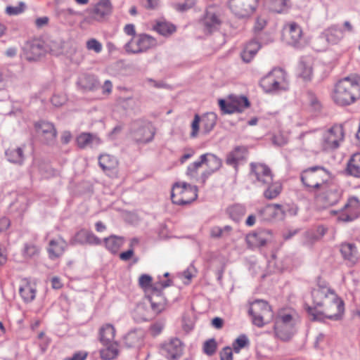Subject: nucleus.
<instances>
[{
	"label": "nucleus",
	"instance_id": "4be33fe9",
	"mask_svg": "<svg viewBox=\"0 0 360 360\" xmlns=\"http://www.w3.org/2000/svg\"><path fill=\"white\" fill-rule=\"evenodd\" d=\"M359 209L360 202L358 198L356 197L349 198L344 206V213L340 218L345 221H352L357 217Z\"/></svg>",
	"mask_w": 360,
	"mask_h": 360
},
{
	"label": "nucleus",
	"instance_id": "5701e85b",
	"mask_svg": "<svg viewBox=\"0 0 360 360\" xmlns=\"http://www.w3.org/2000/svg\"><path fill=\"white\" fill-rule=\"evenodd\" d=\"M18 83L17 75L6 67H0V91L15 87Z\"/></svg>",
	"mask_w": 360,
	"mask_h": 360
},
{
	"label": "nucleus",
	"instance_id": "9d476101",
	"mask_svg": "<svg viewBox=\"0 0 360 360\" xmlns=\"http://www.w3.org/2000/svg\"><path fill=\"white\" fill-rule=\"evenodd\" d=\"M155 131L150 122L136 121L131 127V136L139 143H146L151 141Z\"/></svg>",
	"mask_w": 360,
	"mask_h": 360
},
{
	"label": "nucleus",
	"instance_id": "bf43d9fd",
	"mask_svg": "<svg viewBox=\"0 0 360 360\" xmlns=\"http://www.w3.org/2000/svg\"><path fill=\"white\" fill-rule=\"evenodd\" d=\"M39 252V248L33 244H25L24 250H23V255L25 257L31 258L32 257H34L35 255H38Z\"/></svg>",
	"mask_w": 360,
	"mask_h": 360
},
{
	"label": "nucleus",
	"instance_id": "58836bf2",
	"mask_svg": "<svg viewBox=\"0 0 360 360\" xmlns=\"http://www.w3.org/2000/svg\"><path fill=\"white\" fill-rule=\"evenodd\" d=\"M347 170L349 174L360 178V153H354L350 158Z\"/></svg>",
	"mask_w": 360,
	"mask_h": 360
},
{
	"label": "nucleus",
	"instance_id": "5fc2aeb1",
	"mask_svg": "<svg viewBox=\"0 0 360 360\" xmlns=\"http://www.w3.org/2000/svg\"><path fill=\"white\" fill-rule=\"evenodd\" d=\"M200 124V116L195 114L191 124V131L190 133L191 138H196L198 135Z\"/></svg>",
	"mask_w": 360,
	"mask_h": 360
},
{
	"label": "nucleus",
	"instance_id": "1a4fd4ad",
	"mask_svg": "<svg viewBox=\"0 0 360 360\" xmlns=\"http://www.w3.org/2000/svg\"><path fill=\"white\" fill-rule=\"evenodd\" d=\"M296 320L290 314L279 315L274 326L276 335L283 340H288L295 333Z\"/></svg>",
	"mask_w": 360,
	"mask_h": 360
},
{
	"label": "nucleus",
	"instance_id": "6e6552de",
	"mask_svg": "<svg viewBox=\"0 0 360 360\" xmlns=\"http://www.w3.org/2000/svg\"><path fill=\"white\" fill-rule=\"evenodd\" d=\"M224 20V11L217 5L209 6L202 18V25L206 32H213L219 30Z\"/></svg>",
	"mask_w": 360,
	"mask_h": 360
},
{
	"label": "nucleus",
	"instance_id": "774afa93",
	"mask_svg": "<svg viewBox=\"0 0 360 360\" xmlns=\"http://www.w3.org/2000/svg\"><path fill=\"white\" fill-rule=\"evenodd\" d=\"M221 360H233V353L231 347H225L220 353Z\"/></svg>",
	"mask_w": 360,
	"mask_h": 360
},
{
	"label": "nucleus",
	"instance_id": "3c124183",
	"mask_svg": "<svg viewBox=\"0 0 360 360\" xmlns=\"http://www.w3.org/2000/svg\"><path fill=\"white\" fill-rule=\"evenodd\" d=\"M232 101L237 112H242L250 105V102L245 96H234Z\"/></svg>",
	"mask_w": 360,
	"mask_h": 360
},
{
	"label": "nucleus",
	"instance_id": "f03ea898",
	"mask_svg": "<svg viewBox=\"0 0 360 360\" xmlns=\"http://www.w3.org/2000/svg\"><path fill=\"white\" fill-rule=\"evenodd\" d=\"M331 174L322 167H312L302 172L301 180L311 191L326 193L331 184Z\"/></svg>",
	"mask_w": 360,
	"mask_h": 360
},
{
	"label": "nucleus",
	"instance_id": "864d4df0",
	"mask_svg": "<svg viewBox=\"0 0 360 360\" xmlns=\"http://www.w3.org/2000/svg\"><path fill=\"white\" fill-rule=\"evenodd\" d=\"M140 342V335L135 331L128 333L124 337V342L129 347H134Z\"/></svg>",
	"mask_w": 360,
	"mask_h": 360
},
{
	"label": "nucleus",
	"instance_id": "c756f323",
	"mask_svg": "<svg viewBox=\"0 0 360 360\" xmlns=\"http://www.w3.org/2000/svg\"><path fill=\"white\" fill-rule=\"evenodd\" d=\"M67 247L66 242L61 238L53 239L49 242L48 252L51 259L61 256Z\"/></svg>",
	"mask_w": 360,
	"mask_h": 360
},
{
	"label": "nucleus",
	"instance_id": "b1692460",
	"mask_svg": "<svg viewBox=\"0 0 360 360\" xmlns=\"http://www.w3.org/2000/svg\"><path fill=\"white\" fill-rule=\"evenodd\" d=\"M340 252L344 259L347 260L352 264H356L360 259V251L359 250L358 246L356 243H342L340 247Z\"/></svg>",
	"mask_w": 360,
	"mask_h": 360
},
{
	"label": "nucleus",
	"instance_id": "6e6d98bb",
	"mask_svg": "<svg viewBox=\"0 0 360 360\" xmlns=\"http://www.w3.org/2000/svg\"><path fill=\"white\" fill-rule=\"evenodd\" d=\"M248 339L245 335L239 336L233 342V347L236 353H239L240 349L248 345Z\"/></svg>",
	"mask_w": 360,
	"mask_h": 360
},
{
	"label": "nucleus",
	"instance_id": "37998d69",
	"mask_svg": "<svg viewBox=\"0 0 360 360\" xmlns=\"http://www.w3.org/2000/svg\"><path fill=\"white\" fill-rule=\"evenodd\" d=\"M228 212L232 220L240 221L246 213L245 207L241 205H235L228 209Z\"/></svg>",
	"mask_w": 360,
	"mask_h": 360
},
{
	"label": "nucleus",
	"instance_id": "338daca9",
	"mask_svg": "<svg viewBox=\"0 0 360 360\" xmlns=\"http://www.w3.org/2000/svg\"><path fill=\"white\" fill-rule=\"evenodd\" d=\"M66 101V98L63 95H54L51 98V103L56 107H60Z\"/></svg>",
	"mask_w": 360,
	"mask_h": 360
},
{
	"label": "nucleus",
	"instance_id": "e2e57ef3",
	"mask_svg": "<svg viewBox=\"0 0 360 360\" xmlns=\"http://www.w3.org/2000/svg\"><path fill=\"white\" fill-rule=\"evenodd\" d=\"M285 217L286 216H295L298 212V207L295 204L284 205Z\"/></svg>",
	"mask_w": 360,
	"mask_h": 360
},
{
	"label": "nucleus",
	"instance_id": "393cba45",
	"mask_svg": "<svg viewBox=\"0 0 360 360\" xmlns=\"http://www.w3.org/2000/svg\"><path fill=\"white\" fill-rule=\"evenodd\" d=\"M43 52V46L37 41L27 42L23 47V56L30 61L37 60Z\"/></svg>",
	"mask_w": 360,
	"mask_h": 360
},
{
	"label": "nucleus",
	"instance_id": "c9c22d12",
	"mask_svg": "<svg viewBox=\"0 0 360 360\" xmlns=\"http://www.w3.org/2000/svg\"><path fill=\"white\" fill-rule=\"evenodd\" d=\"M103 348L100 350V355L103 360H111L118 354V345L117 342L103 344Z\"/></svg>",
	"mask_w": 360,
	"mask_h": 360
},
{
	"label": "nucleus",
	"instance_id": "8fccbe9b",
	"mask_svg": "<svg viewBox=\"0 0 360 360\" xmlns=\"http://www.w3.org/2000/svg\"><path fill=\"white\" fill-rule=\"evenodd\" d=\"M266 210L278 219L282 220L285 217L284 205H281L279 204H274L267 206Z\"/></svg>",
	"mask_w": 360,
	"mask_h": 360
},
{
	"label": "nucleus",
	"instance_id": "4468645a",
	"mask_svg": "<svg viewBox=\"0 0 360 360\" xmlns=\"http://www.w3.org/2000/svg\"><path fill=\"white\" fill-rule=\"evenodd\" d=\"M202 165H205L207 169L201 174L202 183H205L207 179L216 172L221 167V160L212 153H205L200 157Z\"/></svg>",
	"mask_w": 360,
	"mask_h": 360
},
{
	"label": "nucleus",
	"instance_id": "412c9836",
	"mask_svg": "<svg viewBox=\"0 0 360 360\" xmlns=\"http://www.w3.org/2000/svg\"><path fill=\"white\" fill-rule=\"evenodd\" d=\"M271 239L269 230H260L249 233L246 236V242L250 247H260L266 245Z\"/></svg>",
	"mask_w": 360,
	"mask_h": 360
},
{
	"label": "nucleus",
	"instance_id": "f3484780",
	"mask_svg": "<svg viewBox=\"0 0 360 360\" xmlns=\"http://www.w3.org/2000/svg\"><path fill=\"white\" fill-rule=\"evenodd\" d=\"M283 35L289 44L293 46H299L301 44L302 30L296 22L286 23L283 27Z\"/></svg>",
	"mask_w": 360,
	"mask_h": 360
},
{
	"label": "nucleus",
	"instance_id": "ea45409f",
	"mask_svg": "<svg viewBox=\"0 0 360 360\" xmlns=\"http://www.w3.org/2000/svg\"><path fill=\"white\" fill-rule=\"evenodd\" d=\"M263 186L266 187L264 196L269 200L276 198L282 191L281 184L278 181H274V179H272V183Z\"/></svg>",
	"mask_w": 360,
	"mask_h": 360
},
{
	"label": "nucleus",
	"instance_id": "aec40b11",
	"mask_svg": "<svg viewBox=\"0 0 360 360\" xmlns=\"http://www.w3.org/2000/svg\"><path fill=\"white\" fill-rule=\"evenodd\" d=\"M98 165L102 170L108 176H114L117 174L118 160L110 154L103 153L98 157Z\"/></svg>",
	"mask_w": 360,
	"mask_h": 360
},
{
	"label": "nucleus",
	"instance_id": "f257e3e1",
	"mask_svg": "<svg viewBox=\"0 0 360 360\" xmlns=\"http://www.w3.org/2000/svg\"><path fill=\"white\" fill-rule=\"evenodd\" d=\"M333 100L339 105H349L360 98V77L350 75L339 80L333 89Z\"/></svg>",
	"mask_w": 360,
	"mask_h": 360
},
{
	"label": "nucleus",
	"instance_id": "20e7f679",
	"mask_svg": "<svg viewBox=\"0 0 360 360\" xmlns=\"http://www.w3.org/2000/svg\"><path fill=\"white\" fill-rule=\"evenodd\" d=\"M344 138L343 127L334 124L323 131L317 151L332 152L340 146Z\"/></svg>",
	"mask_w": 360,
	"mask_h": 360
},
{
	"label": "nucleus",
	"instance_id": "4d7b16f0",
	"mask_svg": "<svg viewBox=\"0 0 360 360\" xmlns=\"http://www.w3.org/2000/svg\"><path fill=\"white\" fill-rule=\"evenodd\" d=\"M219 105L220 109L224 113L231 114L235 112H237L236 110V105H234L233 101L231 100L230 102H226L224 100L221 99L219 101Z\"/></svg>",
	"mask_w": 360,
	"mask_h": 360
},
{
	"label": "nucleus",
	"instance_id": "c03bdc74",
	"mask_svg": "<svg viewBox=\"0 0 360 360\" xmlns=\"http://www.w3.org/2000/svg\"><path fill=\"white\" fill-rule=\"evenodd\" d=\"M8 160L14 163L22 165L24 161L23 150L21 148H17L13 150H8L6 153Z\"/></svg>",
	"mask_w": 360,
	"mask_h": 360
},
{
	"label": "nucleus",
	"instance_id": "39448f33",
	"mask_svg": "<svg viewBox=\"0 0 360 360\" xmlns=\"http://www.w3.org/2000/svg\"><path fill=\"white\" fill-rule=\"evenodd\" d=\"M198 188L186 182L175 183L172 189L171 198L174 204L179 205H188L198 197Z\"/></svg>",
	"mask_w": 360,
	"mask_h": 360
},
{
	"label": "nucleus",
	"instance_id": "dca6fc26",
	"mask_svg": "<svg viewBox=\"0 0 360 360\" xmlns=\"http://www.w3.org/2000/svg\"><path fill=\"white\" fill-rule=\"evenodd\" d=\"M110 11L111 4L110 1L102 0L94 8L86 11L89 14L84 18V21L89 24H91L94 21H99L110 13Z\"/></svg>",
	"mask_w": 360,
	"mask_h": 360
},
{
	"label": "nucleus",
	"instance_id": "680f3d73",
	"mask_svg": "<svg viewBox=\"0 0 360 360\" xmlns=\"http://www.w3.org/2000/svg\"><path fill=\"white\" fill-rule=\"evenodd\" d=\"M139 284L145 290L149 289L152 285V277L148 274H142L139 278Z\"/></svg>",
	"mask_w": 360,
	"mask_h": 360
},
{
	"label": "nucleus",
	"instance_id": "69168bd1",
	"mask_svg": "<svg viewBox=\"0 0 360 360\" xmlns=\"http://www.w3.org/2000/svg\"><path fill=\"white\" fill-rule=\"evenodd\" d=\"M164 324L160 322L155 323L150 328V331L152 335H158L162 330Z\"/></svg>",
	"mask_w": 360,
	"mask_h": 360
},
{
	"label": "nucleus",
	"instance_id": "a211bd4d",
	"mask_svg": "<svg viewBox=\"0 0 360 360\" xmlns=\"http://www.w3.org/2000/svg\"><path fill=\"white\" fill-rule=\"evenodd\" d=\"M29 171L30 175L34 177L46 179L53 175V172L49 165L37 158L34 159Z\"/></svg>",
	"mask_w": 360,
	"mask_h": 360
},
{
	"label": "nucleus",
	"instance_id": "7ed1b4c3",
	"mask_svg": "<svg viewBox=\"0 0 360 360\" xmlns=\"http://www.w3.org/2000/svg\"><path fill=\"white\" fill-rule=\"evenodd\" d=\"M259 84L264 92L271 94H279L289 88L286 73L281 68L273 69L260 79Z\"/></svg>",
	"mask_w": 360,
	"mask_h": 360
},
{
	"label": "nucleus",
	"instance_id": "9b49d317",
	"mask_svg": "<svg viewBox=\"0 0 360 360\" xmlns=\"http://www.w3.org/2000/svg\"><path fill=\"white\" fill-rule=\"evenodd\" d=\"M158 44L157 40L148 34H140L131 39L124 46L127 53H139L155 47Z\"/></svg>",
	"mask_w": 360,
	"mask_h": 360
},
{
	"label": "nucleus",
	"instance_id": "473e14b6",
	"mask_svg": "<svg viewBox=\"0 0 360 360\" xmlns=\"http://www.w3.org/2000/svg\"><path fill=\"white\" fill-rule=\"evenodd\" d=\"M115 328L110 323L104 324L99 330V339L102 344H109L115 342Z\"/></svg>",
	"mask_w": 360,
	"mask_h": 360
},
{
	"label": "nucleus",
	"instance_id": "2eb2a0df",
	"mask_svg": "<svg viewBox=\"0 0 360 360\" xmlns=\"http://www.w3.org/2000/svg\"><path fill=\"white\" fill-rule=\"evenodd\" d=\"M146 300L150 307L153 314L157 315L162 312L167 307V301L158 288H153Z\"/></svg>",
	"mask_w": 360,
	"mask_h": 360
},
{
	"label": "nucleus",
	"instance_id": "052dcab7",
	"mask_svg": "<svg viewBox=\"0 0 360 360\" xmlns=\"http://www.w3.org/2000/svg\"><path fill=\"white\" fill-rule=\"evenodd\" d=\"M216 349L217 343L214 340L211 339L205 342L203 346V350L206 354L211 356L215 353Z\"/></svg>",
	"mask_w": 360,
	"mask_h": 360
},
{
	"label": "nucleus",
	"instance_id": "72a5a7b5",
	"mask_svg": "<svg viewBox=\"0 0 360 360\" xmlns=\"http://www.w3.org/2000/svg\"><path fill=\"white\" fill-rule=\"evenodd\" d=\"M217 122V115L214 112H208L200 116L202 132L209 134L214 127Z\"/></svg>",
	"mask_w": 360,
	"mask_h": 360
},
{
	"label": "nucleus",
	"instance_id": "ddd939ff",
	"mask_svg": "<svg viewBox=\"0 0 360 360\" xmlns=\"http://www.w3.org/2000/svg\"><path fill=\"white\" fill-rule=\"evenodd\" d=\"M257 2L258 0H229V7L238 18H247L254 13Z\"/></svg>",
	"mask_w": 360,
	"mask_h": 360
},
{
	"label": "nucleus",
	"instance_id": "cd10ccee",
	"mask_svg": "<svg viewBox=\"0 0 360 360\" xmlns=\"http://www.w3.org/2000/svg\"><path fill=\"white\" fill-rule=\"evenodd\" d=\"M77 143L80 148H96L101 143V140L95 134L82 133L77 137Z\"/></svg>",
	"mask_w": 360,
	"mask_h": 360
},
{
	"label": "nucleus",
	"instance_id": "a19ab883",
	"mask_svg": "<svg viewBox=\"0 0 360 360\" xmlns=\"http://www.w3.org/2000/svg\"><path fill=\"white\" fill-rule=\"evenodd\" d=\"M247 149L244 146H237L231 151L226 159V163L229 165H235L245 158Z\"/></svg>",
	"mask_w": 360,
	"mask_h": 360
},
{
	"label": "nucleus",
	"instance_id": "de8ad7c7",
	"mask_svg": "<svg viewBox=\"0 0 360 360\" xmlns=\"http://www.w3.org/2000/svg\"><path fill=\"white\" fill-rule=\"evenodd\" d=\"M344 312V303L342 300V310L340 313H338L337 308L335 306L330 307V308H327V305H324L323 307V313L326 316L330 319L333 320H338L341 318L342 314Z\"/></svg>",
	"mask_w": 360,
	"mask_h": 360
},
{
	"label": "nucleus",
	"instance_id": "423d86ee",
	"mask_svg": "<svg viewBox=\"0 0 360 360\" xmlns=\"http://www.w3.org/2000/svg\"><path fill=\"white\" fill-rule=\"evenodd\" d=\"M311 295L316 306L323 307L324 305H327L328 309L335 306L338 313L341 311L342 300L330 288L319 286L313 290Z\"/></svg>",
	"mask_w": 360,
	"mask_h": 360
},
{
	"label": "nucleus",
	"instance_id": "bb28decb",
	"mask_svg": "<svg viewBox=\"0 0 360 360\" xmlns=\"http://www.w3.org/2000/svg\"><path fill=\"white\" fill-rule=\"evenodd\" d=\"M19 292L25 302H30L33 301L36 297L35 285L27 279L24 278L21 281Z\"/></svg>",
	"mask_w": 360,
	"mask_h": 360
},
{
	"label": "nucleus",
	"instance_id": "603ef678",
	"mask_svg": "<svg viewBox=\"0 0 360 360\" xmlns=\"http://www.w3.org/2000/svg\"><path fill=\"white\" fill-rule=\"evenodd\" d=\"M86 48L88 51H94L96 54H99L103 51L102 44L95 38L89 39L86 41Z\"/></svg>",
	"mask_w": 360,
	"mask_h": 360
},
{
	"label": "nucleus",
	"instance_id": "a18cd8bd",
	"mask_svg": "<svg viewBox=\"0 0 360 360\" xmlns=\"http://www.w3.org/2000/svg\"><path fill=\"white\" fill-rule=\"evenodd\" d=\"M202 166L200 162V159L199 160L195 161L191 164H190L186 169V174L191 179L194 181L201 180L200 177L198 176V170Z\"/></svg>",
	"mask_w": 360,
	"mask_h": 360
},
{
	"label": "nucleus",
	"instance_id": "e433bc0d",
	"mask_svg": "<svg viewBox=\"0 0 360 360\" xmlns=\"http://www.w3.org/2000/svg\"><path fill=\"white\" fill-rule=\"evenodd\" d=\"M106 248L112 254H115L118 252L120 248L122 246L124 242V239L122 237L110 236L108 238H105L104 240Z\"/></svg>",
	"mask_w": 360,
	"mask_h": 360
},
{
	"label": "nucleus",
	"instance_id": "7c9ffc66",
	"mask_svg": "<svg viewBox=\"0 0 360 360\" xmlns=\"http://www.w3.org/2000/svg\"><path fill=\"white\" fill-rule=\"evenodd\" d=\"M35 127L39 134L43 135L48 143L52 142L56 137V130L54 126L46 122H40L36 124Z\"/></svg>",
	"mask_w": 360,
	"mask_h": 360
},
{
	"label": "nucleus",
	"instance_id": "2f4dec72",
	"mask_svg": "<svg viewBox=\"0 0 360 360\" xmlns=\"http://www.w3.org/2000/svg\"><path fill=\"white\" fill-rule=\"evenodd\" d=\"M148 306L146 299L139 303L133 311L134 319L137 321H143L150 319L153 314L151 309H148Z\"/></svg>",
	"mask_w": 360,
	"mask_h": 360
},
{
	"label": "nucleus",
	"instance_id": "c85d7f7f",
	"mask_svg": "<svg viewBox=\"0 0 360 360\" xmlns=\"http://www.w3.org/2000/svg\"><path fill=\"white\" fill-rule=\"evenodd\" d=\"M73 241L77 243L90 245H100L101 240L92 232L87 230H80L73 238Z\"/></svg>",
	"mask_w": 360,
	"mask_h": 360
},
{
	"label": "nucleus",
	"instance_id": "0eeeda50",
	"mask_svg": "<svg viewBox=\"0 0 360 360\" xmlns=\"http://www.w3.org/2000/svg\"><path fill=\"white\" fill-rule=\"evenodd\" d=\"M249 314L252 316V323L263 326L266 321L273 317V314L268 303L262 300H257L250 304Z\"/></svg>",
	"mask_w": 360,
	"mask_h": 360
},
{
	"label": "nucleus",
	"instance_id": "a878e982",
	"mask_svg": "<svg viewBox=\"0 0 360 360\" xmlns=\"http://www.w3.org/2000/svg\"><path fill=\"white\" fill-rule=\"evenodd\" d=\"M344 30L342 28L333 25L323 32L320 39H325L329 44H336L344 37Z\"/></svg>",
	"mask_w": 360,
	"mask_h": 360
},
{
	"label": "nucleus",
	"instance_id": "f704fd0d",
	"mask_svg": "<svg viewBox=\"0 0 360 360\" xmlns=\"http://www.w3.org/2000/svg\"><path fill=\"white\" fill-rule=\"evenodd\" d=\"M261 46L259 42L252 41L246 44L243 52L241 53V58L245 63H249L255 57Z\"/></svg>",
	"mask_w": 360,
	"mask_h": 360
},
{
	"label": "nucleus",
	"instance_id": "09e8293b",
	"mask_svg": "<svg viewBox=\"0 0 360 360\" xmlns=\"http://www.w3.org/2000/svg\"><path fill=\"white\" fill-rule=\"evenodd\" d=\"M267 7L273 12L281 13L286 6L285 0H267Z\"/></svg>",
	"mask_w": 360,
	"mask_h": 360
},
{
	"label": "nucleus",
	"instance_id": "0e129e2a",
	"mask_svg": "<svg viewBox=\"0 0 360 360\" xmlns=\"http://www.w3.org/2000/svg\"><path fill=\"white\" fill-rule=\"evenodd\" d=\"M193 4L194 1L193 0H191L188 2L183 4L175 3L174 4L173 6L176 11L184 12L191 8L193 6Z\"/></svg>",
	"mask_w": 360,
	"mask_h": 360
},
{
	"label": "nucleus",
	"instance_id": "49530a36",
	"mask_svg": "<svg viewBox=\"0 0 360 360\" xmlns=\"http://www.w3.org/2000/svg\"><path fill=\"white\" fill-rule=\"evenodd\" d=\"M232 227L227 225L224 227L214 226L210 230V236L212 238H225L230 235Z\"/></svg>",
	"mask_w": 360,
	"mask_h": 360
},
{
	"label": "nucleus",
	"instance_id": "6ab92c4d",
	"mask_svg": "<svg viewBox=\"0 0 360 360\" xmlns=\"http://www.w3.org/2000/svg\"><path fill=\"white\" fill-rule=\"evenodd\" d=\"M162 353L168 359H175L181 356L183 353V345L178 338L171 339L162 345Z\"/></svg>",
	"mask_w": 360,
	"mask_h": 360
},
{
	"label": "nucleus",
	"instance_id": "13d9d810",
	"mask_svg": "<svg viewBox=\"0 0 360 360\" xmlns=\"http://www.w3.org/2000/svg\"><path fill=\"white\" fill-rule=\"evenodd\" d=\"M25 4L23 2H20L16 6H8L6 8V13L8 15H16L20 14L25 11Z\"/></svg>",
	"mask_w": 360,
	"mask_h": 360
},
{
	"label": "nucleus",
	"instance_id": "79ce46f5",
	"mask_svg": "<svg viewBox=\"0 0 360 360\" xmlns=\"http://www.w3.org/2000/svg\"><path fill=\"white\" fill-rule=\"evenodd\" d=\"M153 29L164 37H168L176 31V27L174 25L165 21L157 22Z\"/></svg>",
	"mask_w": 360,
	"mask_h": 360
},
{
	"label": "nucleus",
	"instance_id": "f8f14e48",
	"mask_svg": "<svg viewBox=\"0 0 360 360\" xmlns=\"http://www.w3.org/2000/svg\"><path fill=\"white\" fill-rule=\"evenodd\" d=\"M250 177L253 181L260 186L269 185L272 183L274 174L271 169L266 165L262 163L250 164Z\"/></svg>",
	"mask_w": 360,
	"mask_h": 360
},
{
	"label": "nucleus",
	"instance_id": "4c0bfd02",
	"mask_svg": "<svg viewBox=\"0 0 360 360\" xmlns=\"http://www.w3.org/2000/svg\"><path fill=\"white\" fill-rule=\"evenodd\" d=\"M300 75L304 79H309L312 76V59L311 58H302L299 64Z\"/></svg>",
	"mask_w": 360,
	"mask_h": 360
}]
</instances>
